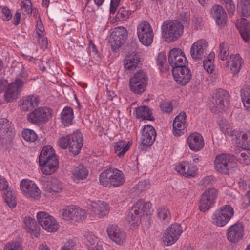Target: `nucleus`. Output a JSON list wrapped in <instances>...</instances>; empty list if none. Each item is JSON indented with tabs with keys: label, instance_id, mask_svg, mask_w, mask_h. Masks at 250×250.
<instances>
[{
	"label": "nucleus",
	"instance_id": "nucleus-58",
	"mask_svg": "<svg viewBox=\"0 0 250 250\" xmlns=\"http://www.w3.org/2000/svg\"><path fill=\"white\" fill-rule=\"evenodd\" d=\"M24 223L29 229L34 230L36 229V221L30 217H26L24 218Z\"/></svg>",
	"mask_w": 250,
	"mask_h": 250
},
{
	"label": "nucleus",
	"instance_id": "nucleus-45",
	"mask_svg": "<svg viewBox=\"0 0 250 250\" xmlns=\"http://www.w3.org/2000/svg\"><path fill=\"white\" fill-rule=\"evenodd\" d=\"M158 215L159 219L165 223H168L171 217L169 210L165 207H161L159 208Z\"/></svg>",
	"mask_w": 250,
	"mask_h": 250
},
{
	"label": "nucleus",
	"instance_id": "nucleus-22",
	"mask_svg": "<svg viewBox=\"0 0 250 250\" xmlns=\"http://www.w3.org/2000/svg\"><path fill=\"white\" fill-rule=\"evenodd\" d=\"M107 232L109 238L117 244L121 245L125 242V233L116 225L109 226Z\"/></svg>",
	"mask_w": 250,
	"mask_h": 250
},
{
	"label": "nucleus",
	"instance_id": "nucleus-63",
	"mask_svg": "<svg viewBox=\"0 0 250 250\" xmlns=\"http://www.w3.org/2000/svg\"><path fill=\"white\" fill-rule=\"evenodd\" d=\"M192 24L195 29L198 30L201 28L203 25L202 18L201 17H194L192 19Z\"/></svg>",
	"mask_w": 250,
	"mask_h": 250
},
{
	"label": "nucleus",
	"instance_id": "nucleus-38",
	"mask_svg": "<svg viewBox=\"0 0 250 250\" xmlns=\"http://www.w3.org/2000/svg\"><path fill=\"white\" fill-rule=\"evenodd\" d=\"M112 181L111 187H117L123 185L125 181V177L122 171L115 168Z\"/></svg>",
	"mask_w": 250,
	"mask_h": 250
},
{
	"label": "nucleus",
	"instance_id": "nucleus-36",
	"mask_svg": "<svg viewBox=\"0 0 250 250\" xmlns=\"http://www.w3.org/2000/svg\"><path fill=\"white\" fill-rule=\"evenodd\" d=\"M73 117L72 109L69 107H65L62 113V123L64 126L71 124Z\"/></svg>",
	"mask_w": 250,
	"mask_h": 250
},
{
	"label": "nucleus",
	"instance_id": "nucleus-23",
	"mask_svg": "<svg viewBox=\"0 0 250 250\" xmlns=\"http://www.w3.org/2000/svg\"><path fill=\"white\" fill-rule=\"evenodd\" d=\"M83 135L81 132L77 130L71 136L69 150L74 155H78L83 146Z\"/></svg>",
	"mask_w": 250,
	"mask_h": 250
},
{
	"label": "nucleus",
	"instance_id": "nucleus-56",
	"mask_svg": "<svg viewBox=\"0 0 250 250\" xmlns=\"http://www.w3.org/2000/svg\"><path fill=\"white\" fill-rule=\"evenodd\" d=\"M71 137L69 136H66L62 137L58 140L59 146L62 149H66L69 145V142Z\"/></svg>",
	"mask_w": 250,
	"mask_h": 250
},
{
	"label": "nucleus",
	"instance_id": "nucleus-6",
	"mask_svg": "<svg viewBox=\"0 0 250 250\" xmlns=\"http://www.w3.org/2000/svg\"><path fill=\"white\" fill-rule=\"evenodd\" d=\"M128 32L122 27L115 28L111 34L109 42L113 51L117 52L121 46L125 42L127 39Z\"/></svg>",
	"mask_w": 250,
	"mask_h": 250
},
{
	"label": "nucleus",
	"instance_id": "nucleus-3",
	"mask_svg": "<svg viewBox=\"0 0 250 250\" xmlns=\"http://www.w3.org/2000/svg\"><path fill=\"white\" fill-rule=\"evenodd\" d=\"M151 204L149 202H145L143 199L138 200L132 207L129 217V223L132 224H135L138 222L141 216L145 213L146 215L151 214Z\"/></svg>",
	"mask_w": 250,
	"mask_h": 250
},
{
	"label": "nucleus",
	"instance_id": "nucleus-31",
	"mask_svg": "<svg viewBox=\"0 0 250 250\" xmlns=\"http://www.w3.org/2000/svg\"><path fill=\"white\" fill-rule=\"evenodd\" d=\"M239 136L237 139V143L239 147L243 149H250V132L237 133Z\"/></svg>",
	"mask_w": 250,
	"mask_h": 250
},
{
	"label": "nucleus",
	"instance_id": "nucleus-57",
	"mask_svg": "<svg viewBox=\"0 0 250 250\" xmlns=\"http://www.w3.org/2000/svg\"><path fill=\"white\" fill-rule=\"evenodd\" d=\"M188 163L183 162L179 164L175 167V170L181 175L185 176L186 168H188Z\"/></svg>",
	"mask_w": 250,
	"mask_h": 250
},
{
	"label": "nucleus",
	"instance_id": "nucleus-34",
	"mask_svg": "<svg viewBox=\"0 0 250 250\" xmlns=\"http://www.w3.org/2000/svg\"><path fill=\"white\" fill-rule=\"evenodd\" d=\"M46 188L50 192L60 193L62 190V185L58 179L54 178L47 182Z\"/></svg>",
	"mask_w": 250,
	"mask_h": 250
},
{
	"label": "nucleus",
	"instance_id": "nucleus-19",
	"mask_svg": "<svg viewBox=\"0 0 250 250\" xmlns=\"http://www.w3.org/2000/svg\"><path fill=\"white\" fill-rule=\"evenodd\" d=\"M172 73L175 81L182 85H185L188 83L192 76L190 70L187 67L186 65L172 69Z\"/></svg>",
	"mask_w": 250,
	"mask_h": 250
},
{
	"label": "nucleus",
	"instance_id": "nucleus-61",
	"mask_svg": "<svg viewBox=\"0 0 250 250\" xmlns=\"http://www.w3.org/2000/svg\"><path fill=\"white\" fill-rule=\"evenodd\" d=\"M161 109L167 113H169L172 111L173 106L172 104L170 102H163L160 105Z\"/></svg>",
	"mask_w": 250,
	"mask_h": 250
},
{
	"label": "nucleus",
	"instance_id": "nucleus-53",
	"mask_svg": "<svg viewBox=\"0 0 250 250\" xmlns=\"http://www.w3.org/2000/svg\"><path fill=\"white\" fill-rule=\"evenodd\" d=\"M130 14V12L125 7H121L116 15V18L119 21H124L128 18Z\"/></svg>",
	"mask_w": 250,
	"mask_h": 250
},
{
	"label": "nucleus",
	"instance_id": "nucleus-30",
	"mask_svg": "<svg viewBox=\"0 0 250 250\" xmlns=\"http://www.w3.org/2000/svg\"><path fill=\"white\" fill-rule=\"evenodd\" d=\"M115 168L111 167L104 171L100 174L99 181L100 184L104 187H111L112 179L113 178Z\"/></svg>",
	"mask_w": 250,
	"mask_h": 250
},
{
	"label": "nucleus",
	"instance_id": "nucleus-39",
	"mask_svg": "<svg viewBox=\"0 0 250 250\" xmlns=\"http://www.w3.org/2000/svg\"><path fill=\"white\" fill-rule=\"evenodd\" d=\"M130 147L129 142L125 143V142L120 141L116 143L114 145V150L118 156L121 157L124 155L125 153L128 150Z\"/></svg>",
	"mask_w": 250,
	"mask_h": 250
},
{
	"label": "nucleus",
	"instance_id": "nucleus-43",
	"mask_svg": "<svg viewBox=\"0 0 250 250\" xmlns=\"http://www.w3.org/2000/svg\"><path fill=\"white\" fill-rule=\"evenodd\" d=\"M72 173L77 179H84L86 178L88 175V171L82 165H79L74 167Z\"/></svg>",
	"mask_w": 250,
	"mask_h": 250
},
{
	"label": "nucleus",
	"instance_id": "nucleus-60",
	"mask_svg": "<svg viewBox=\"0 0 250 250\" xmlns=\"http://www.w3.org/2000/svg\"><path fill=\"white\" fill-rule=\"evenodd\" d=\"M188 168H186L185 177H194L197 173V169L193 165L188 163Z\"/></svg>",
	"mask_w": 250,
	"mask_h": 250
},
{
	"label": "nucleus",
	"instance_id": "nucleus-46",
	"mask_svg": "<svg viewBox=\"0 0 250 250\" xmlns=\"http://www.w3.org/2000/svg\"><path fill=\"white\" fill-rule=\"evenodd\" d=\"M185 128V124L184 122H178L177 120H174L173 123V133L175 136H179Z\"/></svg>",
	"mask_w": 250,
	"mask_h": 250
},
{
	"label": "nucleus",
	"instance_id": "nucleus-49",
	"mask_svg": "<svg viewBox=\"0 0 250 250\" xmlns=\"http://www.w3.org/2000/svg\"><path fill=\"white\" fill-rule=\"evenodd\" d=\"M238 161L244 164H250V149H243L240 156L237 157Z\"/></svg>",
	"mask_w": 250,
	"mask_h": 250
},
{
	"label": "nucleus",
	"instance_id": "nucleus-21",
	"mask_svg": "<svg viewBox=\"0 0 250 250\" xmlns=\"http://www.w3.org/2000/svg\"><path fill=\"white\" fill-rule=\"evenodd\" d=\"M243 62L239 54H231L225 63L227 69L234 75L238 74Z\"/></svg>",
	"mask_w": 250,
	"mask_h": 250
},
{
	"label": "nucleus",
	"instance_id": "nucleus-32",
	"mask_svg": "<svg viewBox=\"0 0 250 250\" xmlns=\"http://www.w3.org/2000/svg\"><path fill=\"white\" fill-rule=\"evenodd\" d=\"M8 185L3 186V189L4 190L3 197L6 204L10 208H14L17 205L16 198L15 194L12 191L7 190Z\"/></svg>",
	"mask_w": 250,
	"mask_h": 250
},
{
	"label": "nucleus",
	"instance_id": "nucleus-7",
	"mask_svg": "<svg viewBox=\"0 0 250 250\" xmlns=\"http://www.w3.org/2000/svg\"><path fill=\"white\" fill-rule=\"evenodd\" d=\"M182 228L180 224H171L165 231L163 236V242L167 246L174 244L179 238L182 233Z\"/></svg>",
	"mask_w": 250,
	"mask_h": 250
},
{
	"label": "nucleus",
	"instance_id": "nucleus-11",
	"mask_svg": "<svg viewBox=\"0 0 250 250\" xmlns=\"http://www.w3.org/2000/svg\"><path fill=\"white\" fill-rule=\"evenodd\" d=\"M51 116L52 110L50 108L39 107L28 114L27 120L30 123L38 124L46 122Z\"/></svg>",
	"mask_w": 250,
	"mask_h": 250
},
{
	"label": "nucleus",
	"instance_id": "nucleus-25",
	"mask_svg": "<svg viewBox=\"0 0 250 250\" xmlns=\"http://www.w3.org/2000/svg\"><path fill=\"white\" fill-rule=\"evenodd\" d=\"M211 15L218 25L224 26L227 21L226 13L223 8L219 5L213 6L210 10Z\"/></svg>",
	"mask_w": 250,
	"mask_h": 250
},
{
	"label": "nucleus",
	"instance_id": "nucleus-24",
	"mask_svg": "<svg viewBox=\"0 0 250 250\" xmlns=\"http://www.w3.org/2000/svg\"><path fill=\"white\" fill-rule=\"evenodd\" d=\"M40 100L36 96L32 95L23 97L20 101L21 110L24 112L32 110L38 106Z\"/></svg>",
	"mask_w": 250,
	"mask_h": 250
},
{
	"label": "nucleus",
	"instance_id": "nucleus-14",
	"mask_svg": "<svg viewBox=\"0 0 250 250\" xmlns=\"http://www.w3.org/2000/svg\"><path fill=\"white\" fill-rule=\"evenodd\" d=\"M156 135V131L152 126L145 125L142 132L141 149L144 150L151 146L155 140Z\"/></svg>",
	"mask_w": 250,
	"mask_h": 250
},
{
	"label": "nucleus",
	"instance_id": "nucleus-29",
	"mask_svg": "<svg viewBox=\"0 0 250 250\" xmlns=\"http://www.w3.org/2000/svg\"><path fill=\"white\" fill-rule=\"evenodd\" d=\"M140 62V58L137 54L130 55L123 60L125 68L129 71L135 69Z\"/></svg>",
	"mask_w": 250,
	"mask_h": 250
},
{
	"label": "nucleus",
	"instance_id": "nucleus-10",
	"mask_svg": "<svg viewBox=\"0 0 250 250\" xmlns=\"http://www.w3.org/2000/svg\"><path fill=\"white\" fill-rule=\"evenodd\" d=\"M229 94L226 90L218 89L212 98L210 106L213 112L221 111L229 104Z\"/></svg>",
	"mask_w": 250,
	"mask_h": 250
},
{
	"label": "nucleus",
	"instance_id": "nucleus-17",
	"mask_svg": "<svg viewBox=\"0 0 250 250\" xmlns=\"http://www.w3.org/2000/svg\"><path fill=\"white\" fill-rule=\"evenodd\" d=\"M208 43L204 40L194 42L190 49V55L193 59L201 61L207 55Z\"/></svg>",
	"mask_w": 250,
	"mask_h": 250
},
{
	"label": "nucleus",
	"instance_id": "nucleus-42",
	"mask_svg": "<svg viewBox=\"0 0 250 250\" xmlns=\"http://www.w3.org/2000/svg\"><path fill=\"white\" fill-rule=\"evenodd\" d=\"M238 10L241 11V16L249 17L250 15V0H240L237 6Z\"/></svg>",
	"mask_w": 250,
	"mask_h": 250
},
{
	"label": "nucleus",
	"instance_id": "nucleus-16",
	"mask_svg": "<svg viewBox=\"0 0 250 250\" xmlns=\"http://www.w3.org/2000/svg\"><path fill=\"white\" fill-rule=\"evenodd\" d=\"M62 215L65 220H73L76 222L83 220L86 217L85 210L75 206H70L63 209Z\"/></svg>",
	"mask_w": 250,
	"mask_h": 250
},
{
	"label": "nucleus",
	"instance_id": "nucleus-27",
	"mask_svg": "<svg viewBox=\"0 0 250 250\" xmlns=\"http://www.w3.org/2000/svg\"><path fill=\"white\" fill-rule=\"evenodd\" d=\"M236 25L243 39L245 42L249 41L250 40V23L246 19L241 18L237 20Z\"/></svg>",
	"mask_w": 250,
	"mask_h": 250
},
{
	"label": "nucleus",
	"instance_id": "nucleus-1",
	"mask_svg": "<svg viewBox=\"0 0 250 250\" xmlns=\"http://www.w3.org/2000/svg\"><path fill=\"white\" fill-rule=\"evenodd\" d=\"M58 164L53 148L50 146H44L39 156L42 172L45 175H50L56 171Z\"/></svg>",
	"mask_w": 250,
	"mask_h": 250
},
{
	"label": "nucleus",
	"instance_id": "nucleus-37",
	"mask_svg": "<svg viewBox=\"0 0 250 250\" xmlns=\"http://www.w3.org/2000/svg\"><path fill=\"white\" fill-rule=\"evenodd\" d=\"M135 79L130 80L129 88L130 90L135 94H141L145 89L146 83L135 82Z\"/></svg>",
	"mask_w": 250,
	"mask_h": 250
},
{
	"label": "nucleus",
	"instance_id": "nucleus-40",
	"mask_svg": "<svg viewBox=\"0 0 250 250\" xmlns=\"http://www.w3.org/2000/svg\"><path fill=\"white\" fill-rule=\"evenodd\" d=\"M11 123L6 118L0 119V136L3 137L12 131Z\"/></svg>",
	"mask_w": 250,
	"mask_h": 250
},
{
	"label": "nucleus",
	"instance_id": "nucleus-33",
	"mask_svg": "<svg viewBox=\"0 0 250 250\" xmlns=\"http://www.w3.org/2000/svg\"><path fill=\"white\" fill-rule=\"evenodd\" d=\"M136 116L138 118H141L144 120L153 121L154 120L153 117L151 116L152 111L147 106H140L136 108Z\"/></svg>",
	"mask_w": 250,
	"mask_h": 250
},
{
	"label": "nucleus",
	"instance_id": "nucleus-35",
	"mask_svg": "<svg viewBox=\"0 0 250 250\" xmlns=\"http://www.w3.org/2000/svg\"><path fill=\"white\" fill-rule=\"evenodd\" d=\"M241 96L244 107L250 111V87L245 85L241 89Z\"/></svg>",
	"mask_w": 250,
	"mask_h": 250
},
{
	"label": "nucleus",
	"instance_id": "nucleus-44",
	"mask_svg": "<svg viewBox=\"0 0 250 250\" xmlns=\"http://www.w3.org/2000/svg\"><path fill=\"white\" fill-rule=\"evenodd\" d=\"M215 57V53L211 52L208 56V59L204 61L203 67L208 73H211L214 69L213 61Z\"/></svg>",
	"mask_w": 250,
	"mask_h": 250
},
{
	"label": "nucleus",
	"instance_id": "nucleus-55",
	"mask_svg": "<svg viewBox=\"0 0 250 250\" xmlns=\"http://www.w3.org/2000/svg\"><path fill=\"white\" fill-rule=\"evenodd\" d=\"M3 250H22V248L19 242H10L5 245Z\"/></svg>",
	"mask_w": 250,
	"mask_h": 250
},
{
	"label": "nucleus",
	"instance_id": "nucleus-50",
	"mask_svg": "<svg viewBox=\"0 0 250 250\" xmlns=\"http://www.w3.org/2000/svg\"><path fill=\"white\" fill-rule=\"evenodd\" d=\"M150 188V183L148 180H144L140 182L137 185L134 187L136 192L140 194L143 192L147 190Z\"/></svg>",
	"mask_w": 250,
	"mask_h": 250
},
{
	"label": "nucleus",
	"instance_id": "nucleus-2",
	"mask_svg": "<svg viewBox=\"0 0 250 250\" xmlns=\"http://www.w3.org/2000/svg\"><path fill=\"white\" fill-rule=\"evenodd\" d=\"M183 24L177 20L164 22L162 26V36L165 41L170 42L177 40L182 34Z\"/></svg>",
	"mask_w": 250,
	"mask_h": 250
},
{
	"label": "nucleus",
	"instance_id": "nucleus-18",
	"mask_svg": "<svg viewBox=\"0 0 250 250\" xmlns=\"http://www.w3.org/2000/svg\"><path fill=\"white\" fill-rule=\"evenodd\" d=\"M218 192L214 188L206 189L202 194L200 200L199 208L201 211L205 212L209 209L210 206L214 203Z\"/></svg>",
	"mask_w": 250,
	"mask_h": 250
},
{
	"label": "nucleus",
	"instance_id": "nucleus-47",
	"mask_svg": "<svg viewBox=\"0 0 250 250\" xmlns=\"http://www.w3.org/2000/svg\"><path fill=\"white\" fill-rule=\"evenodd\" d=\"M22 136L25 141L31 142H34L37 139L35 132L29 129H24L22 132Z\"/></svg>",
	"mask_w": 250,
	"mask_h": 250
},
{
	"label": "nucleus",
	"instance_id": "nucleus-9",
	"mask_svg": "<svg viewBox=\"0 0 250 250\" xmlns=\"http://www.w3.org/2000/svg\"><path fill=\"white\" fill-rule=\"evenodd\" d=\"M24 84L21 79H17L11 83L4 92V99L7 102L16 100L22 90Z\"/></svg>",
	"mask_w": 250,
	"mask_h": 250
},
{
	"label": "nucleus",
	"instance_id": "nucleus-41",
	"mask_svg": "<svg viewBox=\"0 0 250 250\" xmlns=\"http://www.w3.org/2000/svg\"><path fill=\"white\" fill-rule=\"evenodd\" d=\"M218 124L220 129L224 134L228 135L229 136H233L234 135H237L236 133L237 131L235 132V133H234V131H232V127H230L229 123L226 120V119H221L218 122Z\"/></svg>",
	"mask_w": 250,
	"mask_h": 250
},
{
	"label": "nucleus",
	"instance_id": "nucleus-48",
	"mask_svg": "<svg viewBox=\"0 0 250 250\" xmlns=\"http://www.w3.org/2000/svg\"><path fill=\"white\" fill-rule=\"evenodd\" d=\"M228 44L226 42H223L219 45V57L220 59L224 61L227 59L228 56L229 55Z\"/></svg>",
	"mask_w": 250,
	"mask_h": 250
},
{
	"label": "nucleus",
	"instance_id": "nucleus-51",
	"mask_svg": "<svg viewBox=\"0 0 250 250\" xmlns=\"http://www.w3.org/2000/svg\"><path fill=\"white\" fill-rule=\"evenodd\" d=\"M85 243L88 247L94 246L95 244L98 243V238L92 233H88L85 236Z\"/></svg>",
	"mask_w": 250,
	"mask_h": 250
},
{
	"label": "nucleus",
	"instance_id": "nucleus-15",
	"mask_svg": "<svg viewBox=\"0 0 250 250\" xmlns=\"http://www.w3.org/2000/svg\"><path fill=\"white\" fill-rule=\"evenodd\" d=\"M20 188L27 198L37 199L40 196V191L37 185L32 181L22 179L20 183Z\"/></svg>",
	"mask_w": 250,
	"mask_h": 250
},
{
	"label": "nucleus",
	"instance_id": "nucleus-52",
	"mask_svg": "<svg viewBox=\"0 0 250 250\" xmlns=\"http://www.w3.org/2000/svg\"><path fill=\"white\" fill-rule=\"evenodd\" d=\"M134 80L135 82H142L147 83V77L146 72L143 70H139L135 73L132 78L130 80Z\"/></svg>",
	"mask_w": 250,
	"mask_h": 250
},
{
	"label": "nucleus",
	"instance_id": "nucleus-4",
	"mask_svg": "<svg viewBox=\"0 0 250 250\" xmlns=\"http://www.w3.org/2000/svg\"><path fill=\"white\" fill-rule=\"evenodd\" d=\"M140 42L145 46L151 45L153 41L154 33L150 24L146 21L141 22L137 28Z\"/></svg>",
	"mask_w": 250,
	"mask_h": 250
},
{
	"label": "nucleus",
	"instance_id": "nucleus-62",
	"mask_svg": "<svg viewBox=\"0 0 250 250\" xmlns=\"http://www.w3.org/2000/svg\"><path fill=\"white\" fill-rule=\"evenodd\" d=\"M39 37L38 43L42 48H46L48 45L47 39L45 37L42 36V34L38 32Z\"/></svg>",
	"mask_w": 250,
	"mask_h": 250
},
{
	"label": "nucleus",
	"instance_id": "nucleus-59",
	"mask_svg": "<svg viewBox=\"0 0 250 250\" xmlns=\"http://www.w3.org/2000/svg\"><path fill=\"white\" fill-rule=\"evenodd\" d=\"M21 7L23 11L26 14H30L32 13L31 3L29 0H25L21 3Z\"/></svg>",
	"mask_w": 250,
	"mask_h": 250
},
{
	"label": "nucleus",
	"instance_id": "nucleus-20",
	"mask_svg": "<svg viewBox=\"0 0 250 250\" xmlns=\"http://www.w3.org/2000/svg\"><path fill=\"white\" fill-rule=\"evenodd\" d=\"M243 225L240 222H237L230 226L227 233V238L231 243L238 242L243 237Z\"/></svg>",
	"mask_w": 250,
	"mask_h": 250
},
{
	"label": "nucleus",
	"instance_id": "nucleus-26",
	"mask_svg": "<svg viewBox=\"0 0 250 250\" xmlns=\"http://www.w3.org/2000/svg\"><path fill=\"white\" fill-rule=\"evenodd\" d=\"M188 143L190 149L194 151H199L204 146L202 136L196 132L190 134L188 138Z\"/></svg>",
	"mask_w": 250,
	"mask_h": 250
},
{
	"label": "nucleus",
	"instance_id": "nucleus-12",
	"mask_svg": "<svg viewBox=\"0 0 250 250\" xmlns=\"http://www.w3.org/2000/svg\"><path fill=\"white\" fill-rule=\"evenodd\" d=\"M39 223L43 229L49 232H54L58 229L56 220L51 215L44 211H40L37 214Z\"/></svg>",
	"mask_w": 250,
	"mask_h": 250
},
{
	"label": "nucleus",
	"instance_id": "nucleus-8",
	"mask_svg": "<svg viewBox=\"0 0 250 250\" xmlns=\"http://www.w3.org/2000/svg\"><path fill=\"white\" fill-rule=\"evenodd\" d=\"M233 161L234 157L230 154L217 155L214 161L215 169L220 173L228 174L233 167Z\"/></svg>",
	"mask_w": 250,
	"mask_h": 250
},
{
	"label": "nucleus",
	"instance_id": "nucleus-54",
	"mask_svg": "<svg viewBox=\"0 0 250 250\" xmlns=\"http://www.w3.org/2000/svg\"><path fill=\"white\" fill-rule=\"evenodd\" d=\"M225 4V8L228 11V14L230 16L233 15L235 10V6L232 0H223Z\"/></svg>",
	"mask_w": 250,
	"mask_h": 250
},
{
	"label": "nucleus",
	"instance_id": "nucleus-64",
	"mask_svg": "<svg viewBox=\"0 0 250 250\" xmlns=\"http://www.w3.org/2000/svg\"><path fill=\"white\" fill-rule=\"evenodd\" d=\"M166 62V56L163 53L160 52L158 54L157 58V63L158 65L162 67Z\"/></svg>",
	"mask_w": 250,
	"mask_h": 250
},
{
	"label": "nucleus",
	"instance_id": "nucleus-5",
	"mask_svg": "<svg viewBox=\"0 0 250 250\" xmlns=\"http://www.w3.org/2000/svg\"><path fill=\"white\" fill-rule=\"evenodd\" d=\"M234 215V210L229 205L221 207L215 212L213 221L218 226L223 227L226 225Z\"/></svg>",
	"mask_w": 250,
	"mask_h": 250
},
{
	"label": "nucleus",
	"instance_id": "nucleus-13",
	"mask_svg": "<svg viewBox=\"0 0 250 250\" xmlns=\"http://www.w3.org/2000/svg\"><path fill=\"white\" fill-rule=\"evenodd\" d=\"M169 64L172 69L187 65L188 61L184 53L179 48H173L169 51L168 57Z\"/></svg>",
	"mask_w": 250,
	"mask_h": 250
},
{
	"label": "nucleus",
	"instance_id": "nucleus-28",
	"mask_svg": "<svg viewBox=\"0 0 250 250\" xmlns=\"http://www.w3.org/2000/svg\"><path fill=\"white\" fill-rule=\"evenodd\" d=\"M91 207L95 214L99 217L105 216L108 213L109 210V208L107 203L104 201L99 200L97 202H92Z\"/></svg>",
	"mask_w": 250,
	"mask_h": 250
}]
</instances>
